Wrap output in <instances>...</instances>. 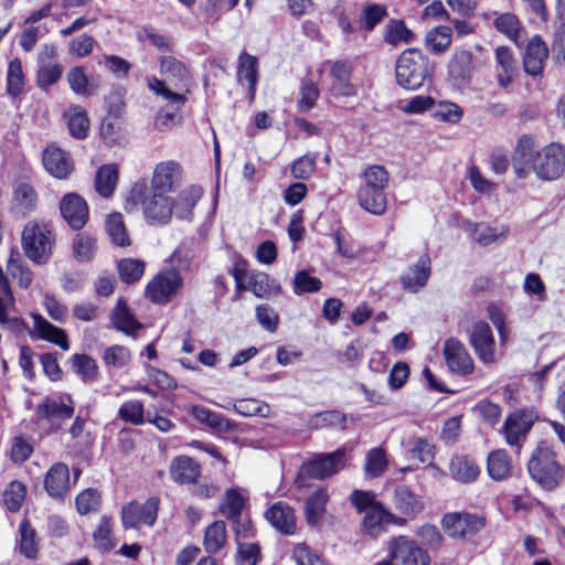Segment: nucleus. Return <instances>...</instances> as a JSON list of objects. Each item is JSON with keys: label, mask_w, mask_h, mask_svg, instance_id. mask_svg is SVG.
<instances>
[{"label": "nucleus", "mask_w": 565, "mask_h": 565, "mask_svg": "<svg viewBox=\"0 0 565 565\" xmlns=\"http://www.w3.org/2000/svg\"><path fill=\"white\" fill-rule=\"evenodd\" d=\"M511 460L504 450L499 449L490 452L487 470L491 479L497 481L507 479L511 475Z\"/></svg>", "instance_id": "40"}, {"label": "nucleus", "mask_w": 565, "mask_h": 565, "mask_svg": "<svg viewBox=\"0 0 565 565\" xmlns=\"http://www.w3.org/2000/svg\"><path fill=\"white\" fill-rule=\"evenodd\" d=\"M388 467V460L385 450L382 447L370 449L365 456L364 473L366 478H377L382 476Z\"/></svg>", "instance_id": "46"}, {"label": "nucleus", "mask_w": 565, "mask_h": 565, "mask_svg": "<svg viewBox=\"0 0 565 565\" xmlns=\"http://www.w3.org/2000/svg\"><path fill=\"white\" fill-rule=\"evenodd\" d=\"M60 211L73 230H81L88 220L87 203L76 193H67L62 198Z\"/></svg>", "instance_id": "18"}, {"label": "nucleus", "mask_w": 565, "mask_h": 565, "mask_svg": "<svg viewBox=\"0 0 565 565\" xmlns=\"http://www.w3.org/2000/svg\"><path fill=\"white\" fill-rule=\"evenodd\" d=\"M73 367L83 381H94L98 375L96 361L86 354H75L72 358Z\"/></svg>", "instance_id": "62"}, {"label": "nucleus", "mask_w": 565, "mask_h": 565, "mask_svg": "<svg viewBox=\"0 0 565 565\" xmlns=\"http://www.w3.org/2000/svg\"><path fill=\"white\" fill-rule=\"evenodd\" d=\"M383 40L392 46H399L412 43L415 40V34L404 21L392 19L384 28Z\"/></svg>", "instance_id": "37"}, {"label": "nucleus", "mask_w": 565, "mask_h": 565, "mask_svg": "<svg viewBox=\"0 0 565 565\" xmlns=\"http://www.w3.org/2000/svg\"><path fill=\"white\" fill-rule=\"evenodd\" d=\"M105 226L106 232L114 244L120 247L130 245L129 235L120 213L109 214L106 218Z\"/></svg>", "instance_id": "48"}, {"label": "nucleus", "mask_w": 565, "mask_h": 565, "mask_svg": "<svg viewBox=\"0 0 565 565\" xmlns=\"http://www.w3.org/2000/svg\"><path fill=\"white\" fill-rule=\"evenodd\" d=\"M331 77L330 92L334 97H352L358 93L356 86L351 82L352 63L345 60L327 61Z\"/></svg>", "instance_id": "12"}, {"label": "nucleus", "mask_w": 565, "mask_h": 565, "mask_svg": "<svg viewBox=\"0 0 565 565\" xmlns=\"http://www.w3.org/2000/svg\"><path fill=\"white\" fill-rule=\"evenodd\" d=\"M387 522L404 525L406 523V519L392 514L385 510L382 504L373 505L370 511L364 513L362 530L365 534L374 537L383 531V525Z\"/></svg>", "instance_id": "23"}, {"label": "nucleus", "mask_w": 565, "mask_h": 565, "mask_svg": "<svg viewBox=\"0 0 565 565\" xmlns=\"http://www.w3.org/2000/svg\"><path fill=\"white\" fill-rule=\"evenodd\" d=\"M344 458L345 451L343 449L316 456L312 460L302 465L296 483L300 488L306 487V475L317 479L331 477L344 468Z\"/></svg>", "instance_id": "7"}, {"label": "nucleus", "mask_w": 565, "mask_h": 565, "mask_svg": "<svg viewBox=\"0 0 565 565\" xmlns=\"http://www.w3.org/2000/svg\"><path fill=\"white\" fill-rule=\"evenodd\" d=\"M14 306V298L8 278L0 267V324L3 328L20 330L23 326L19 318H10L8 310Z\"/></svg>", "instance_id": "28"}, {"label": "nucleus", "mask_w": 565, "mask_h": 565, "mask_svg": "<svg viewBox=\"0 0 565 565\" xmlns=\"http://www.w3.org/2000/svg\"><path fill=\"white\" fill-rule=\"evenodd\" d=\"M43 487L52 499H64L71 491V476L67 465L63 462L53 463L44 476Z\"/></svg>", "instance_id": "17"}, {"label": "nucleus", "mask_w": 565, "mask_h": 565, "mask_svg": "<svg viewBox=\"0 0 565 565\" xmlns=\"http://www.w3.org/2000/svg\"><path fill=\"white\" fill-rule=\"evenodd\" d=\"M440 524L450 537L463 540L477 534L486 522L482 516L469 512H450L443 516Z\"/></svg>", "instance_id": "9"}, {"label": "nucleus", "mask_w": 565, "mask_h": 565, "mask_svg": "<svg viewBox=\"0 0 565 565\" xmlns=\"http://www.w3.org/2000/svg\"><path fill=\"white\" fill-rule=\"evenodd\" d=\"M360 206L375 215H381L386 210V196L384 191L361 186L358 192Z\"/></svg>", "instance_id": "38"}, {"label": "nucleus", "mask_w": 565, "mask_h": 565, "mask_svg": "<svg viewBox=\"0 0 565 565\" xmlns=\"http://www.w3.org/2000/svg\"><path fill=\"white\" fill-rule=\"evenodd\" d=\"M55 243L52 225L44 221L28 222L21 234V245L25 256L35 264L50 259Z\"/></svg>", "instance_id": "5"}, {"label": "nucleus", "mask_w": 565, "mask_h": 565, "mask_svg": "<svg viewBox=\"0 0 565 565\" xmlns=\"http://www.w3.org/2000/svg\"><path fill=\"white\" fill-rule=\"evenodd\" d=\"M118 274L120 279L126 284L138 281L145 271V264L134 258H125L118 263Z\"/></svg>", "instance_id": "61"}, {"label": "nucleus", "mask_w": 565, "mask_h": 565, "mask_svg": "<svg viewBox=\"0 0 565 565\" xmlns=\"http://www.w3.org/2000/svg\"><path fill=\"white\" fill-rule=\"evenodd\" d=\"M64 73L61 63L39 64L36 70V84L41 89H47L60 82Z\"/></svg>", "instance_id": "53"}, {"label": "nucleus", "mask_w": 565, "mask_h": 565, "mask_svg": "<svg viewBox=\"0 0 565 565\" xmlns=\"http://www.w3.org/2000/svg\"><path fill=\"white\" fill-rule=\"evenodd\" d=\"M118 181V168L114 163L102 166L95 175V189L102 196L113 194Z\"/></svg>", "instance_id": "39"}, {"label": "nucleus", "mask_w": 565, "mask_h": 565, "mask_svg": "<svg viewBox=\"0 0 565 565\" xmlns=\"http://www.w3.org/2000/svg\"><path fill=\"white\" fill-rule=\"evenodd\" d=\"M159 499L149 498L143 504L131 502L122 509V524L125 527H135L140 523L151 526L158 515Z\"/></svg>", "instance_id": "16"}, {"label": "nucleus", "mask_w": 565, "mask_h": 565, "mask_svg": "<svg viewBox=\"0 0 565 565\" xmlns=\"http://www.w3.org/2000/svg\"><path fill=\"white\" fill-rule=\"evenodd\" d=\"M472 68V54L467 50H456L452 54L449 64V75L456 79H465Z\"/></svg>", "instance_id": "47"}, {"label": "nucleus", "mask_w": 565, "mask_h": 565, "mask_svg": "<svg viewBox=\"0 0 565 565\" xmlns=\"http://www.w3.org/2000/svg\"><path fill=\"white\" fill-rule=\"evenodd\" d=\"M548 50L546 44L539 38H532L525 50L523 64L526 73L531 75H539L547 58Z\"/></svg>", "instance_id": "27"}, {"label": "nucleus", "mask_w": 565, "mask_h": 565, "mask_svg": "<svg viewBox=\"0 0 565 565\" xmlns=\"http://www.w3.org/2000/svg\"><path fill=\"white\" fill-rule=\"evenodd\" d=\"M451 476L460 482H471L479 476L477 463L467 457L456 456L450 461Z\"/></svg>", "instance_id": "44"}, {"label": "nucleus", "mask_w": 565, "mask_h": 565, "mask_svg": "<svg viewBox=\"0 0 565 565\" xmlns=\"http://www.w3.org/2000/svg\"><path fill=\"white\" fill-rule=\"evenodd\" d=\"M102 359L108 367L122 369L129 364L131 352L127 347L114 344L104 350Z\"/></svg>", "instance_id": "55"}, {"label": "nucleus", "mask_w": 565, "mask_h": 565, "mask_svg": "<svg viewBox=\"0 0 565 565\" xmlns=\"http://www.w3.org/2000/svg\"><path fill=\"white\" fill-rule=\"evenodd\" d=\"M200 475L201 466L188 456H179L170 465V476L177 483H193Z\"/></svg>", "instance_id": "29"}, {"label": "nucleus", "mask_w": 565, "mask_h": 565, "mask_svg": "<svg viewBox=\"0 0 565 565\" xmlns=\"http://www.w3.org/2000/svg\"><path fill=\"white\" fill-rule=\"evenodd\" d=\"M395 75L401 87L416 90L431 75L429 60L418 49H406L396 61Z\"/></svg>", "instance_id": "6"}, {"label": "nucleus", "mask_w": 565, "mask_h": 565, "mask_svg": "<svg viewBox=\"0 0 565 565\" xmlns=\"http://www.w3.org/2000/svg\"><path fill=\"white\" fill-rule=\"evenodd\" d=\"M469 341L481 362H495V341L487 322L477 321L473 323Z\"/></svg>", "instance_id": "15"}, {"label": "nucleus", "mask_w": 565, "mask_h": 565, "mask_svg": "<svg viewBox=\"0 0 565 565\" xmlns=\"http://www.w3.org/2000/svg\"><path fill=\"white\" fill-rule=\"evenodd\" d=\"M531 478L543 489L552 490L564 479L565 468L557 461L555 451L541 443L533 450L527 463Z\"/></svg>", "instance_id": "4"}, {"label": "nucleus", "mask_w": 565, "mask_h": 565, "mask_svg": "<svg viewBox=\"0 0 565 565\" xmlns=\"http://www.w3.org/2000/svg\"><path fill=\"white\" fill-rule=\"evenodd\" d=\"M25 494L26 488L22 482L11 481L2 494L6 508L11 512H18L25 500Z\"/></svg>", "instance_id": "56"}, {"label": "nucleus", "mask_w": 565, "mask_h": 565, "mask_svg": "<svg viewBox=\"0 0 565 565\" xmlns=\"http://www.w3.org/2000/svg\"><path fill=\"white\" fill-rule=\"evenodd\" d=\"M227 542V527L224 521H213L204 531L202 545L207 554L218 553Z\"/></svg>", "instance_id": "33"}, {"label": "nucleus", "mask_w": 565, "mask_h": 565, "mask_svg": "<svg viewBox=\"0 0 565 565\" xmlns=\"http://www.w3.org/2000/svg\"><path fill=\"white\" fill-rule=\"evenodd\" d=\"M535 420L536 415L532 411L519 409L510 414L501 429L505 443L521 448Z\"/></svg>", "instance_id": "10"}, {"label": "nucleus", "mask_w": 565, "mask_h": 565, "mask_svg": "<svg viewBox=\"0 0 565 565\" xmlns=\"http://www.w3.org/2000/svg\"><path fill=\"white\" fill-rule=\"evenodd\" d=\"M38 412L47 420L71 418L74 414V405L70 397H47L38 406Z\"/></svg>", "instance_id": "31"}, {"label": "nucleus", "mask_w": 565, "mask_h": 565, "mask_svg": "<svg viewBox=\"0 0 565 565\" xmlns=\"http://www.w3.org/2000/svg\"><path fill=\"white\" fill-rule=\"evenodd\" d=\"M495 61L502 71L498 75L499 84L502 87H507L511 83L515 72V61L510 49L507 46H498L495 49Z\"/></svg>", "instance_id": "49"}, {"label": "nucleus", "mask_w": 565, "mask_h": 565, "mask_svg": "<svg viewBox=\"0 0 565 565\" xmlns=\"http://www.w3.org/2000/svg\"><path fill=\"white\" fill-rule=\"evenodd\" d=\"M388 183V173L382 166H370L363 173V185L384 191Z\"/></svg>", "instance_id": "63"}, {"label": "nucleus", "mask_w": 565, "mask_h": 565, "mask_svg": "<svg viewBox=\"0 0 565 565\" xmlns=\"http://www.w3.org/2000/svg\"><path fill=\"white\" fill-rule=\"evenodd\" d=\"M466 228L470 238L481 246H489L500 239H504L509 233V226L504 223L467 222Z\"/></svg>", "instance_id": "20"}, {"label": "nucleus", "mask_w": 565, "mask_h": 565, "mask_svg": "<svg viewBox=\"0 0 565 565\" xmlns=\"http://www.w3.org/2000/svg\"><path fill=\"white\" fill-rule=\"evenodd\" d=\"M24 74L22 63L19 58L12 60L8 65L7 71V92L9 95L15 97L23 90Z\"/></svg>", "instance_id": "58"}, {"label": "nucleus", "mask_w": 565, "mask_h": 565, "mask_svg": "<svg viewBox=\"0 0 565 565\" xmlns=\"http://www.w3.org/2000/svg\"><path fill=\"white\" fill-rule=\"evenodd\" d=\"M270 525L284 535H292L296 532V515L294 509L285 502L273 504L265 513Z\"/></svg>", "instance_id": "22"}, {"label": "nucleus", "mask_w": 565, "mask_h": 565, "mask_svg": "<svg viewBox=\"0 0 565 565\" xmlns=\"http://www.w3.org/2000/svg\"><path fill=\"white\" fill-rule=\"evenodd\" d=\"M565 152L562 146L551 143L542 150H536L533 138H520L512 158V168L520 179H525L533 171L544 181L557 179L564 169Z\"/></svg>", "instance_id": "2"}, {"label": "nucleus", "mask_w": 565, "mask_h": 565, "mask_svg": "<svg viewBox=\"0 0 565 565\" xmlns=\"http://www.w3.org/2000/svg\"><path fill=\"white\" fill-rule=\"evenodd\" d=\"M452 42V30L448 25H438L427 31L424 38L425 47L433 54L446 52Z\"/></svg>", "instance_id": "35"}, {"label": "nucleus", "mask_w": 565, "mask_h": 565, "mask_svg": "<svg viewBox=\"0 0 565 565\" xmlns=\"http://www.w3.org/2000/svg\"><path fill=\"white\" fill-rule=\"evenodd\" d=\"M66 81L70 89L78 96H90L95 94L98 85L89 81L85 67L73 66L66 74Z\"/></svg>", "instance_id": "36"}, {"label": "nucleus", "mask_w": 565, "mask_h": 565, "mask_svg": "<svg viewBox=\"0 0 565 565\" xmlns=\"http://www.w3.org/2000/svg\"><path fill=\"white\" fill-rule=\"evenodd\" d=\"M443 353L448 369L454 374L465 376L473 372V360L465 344L457 339L446 340Z\"/></svg>", "instance_id": "14"}, {"label": "nucleus", "mask_w": 565, "mask_h": 565, "mask_svg": "<svg viewBox=\"0 0 565 565\" xmlns=\"http://www.w3.org/2000/svg\"><path fill=\"white\" fill-rule=\"evenodd\" d=\"M7 271L22 288H28L32 282V271L22 263L18 253H12L8 259Z\"/></svg>", "instance_id": "57"}, {"label": "nucleus", "mask_w": 565, "mask_h": 565, "mask_svg": "<svg viewBox=\"0 0 565 565\" xmlns=\"http://www.w3.org/2000/svg\"><path fill=\"white\" fill-rule=\"evenodd\" d=\"M495 29L508 39L519 44L523 38V28L516 15L512 13H502L494 20Z\"/></svg>", "instance_id": "50"}, {"label": "nucleus", "mask_w": 565, "mask_h": 565, "mask_svg": "<svg viewBox=\"0 0 565 565\" xmlns=\"http://www.w3.org/2000/svg\"><path fill=\"white\" fill-rule=\"evenodd\" d=\"M31 318L33 320V327L30 331L32 338L54 343L64 351L70 349L67 335L63 329L55 327L40 313L32 312Z\"/></svg>", "instance_id": "21"}, {"label": "nucleus", "mask_w": 565, "mask_h": 565, "mask_svg": "<svg viewBox=\"0 0 565 565\" xmlns=\"http://www.w3.org/2000/svg\"><path fill=\"white\" fill-rule=\"evenodd\" d=\"M245 501L246 498L241 491L235 488L227 489L218 507L220 513L228 520H236L245 507Z\"/></svg>", "instance_id": "42"}, {"label": "nucleus", "mask_w": 565, "mask_h": 565, "mask_svg": "<svg viewBox=\"0 0 565 565\" xmlns=\"http://www.w3.org/2000/svg\"><path fill=\"white\" fill-rule=\"evenodd\" d=\"M236 413L243 416H259L267 418L270 416V406L256 398H239L233 405Z\"/></svg>", "instance_id": "54"}, {"label": "nucleus", "mask_w": 565, "mask_h": 565, "mask_svg": "<svg viewBox=\"0 0 565 565\" xmlns=\"http://www.w3.org/2000/svg\"><path fill=\"white\" fill-rule=\"evenodd\" d=\"M257 58L247 53H243L239 56L238 64V81L245 82L248 85V90L253 96L256 88L257 83Z\"/></svg>", "instance_id": "51"}, {"label": "nucleus", "mask_w": 565, "mask_h": 565, "mask_svg": "<svg viewBox=\"0 0 565 565\" xmlns=\"http://www.w3.org/2000/svg\"><path fill=\"white\" fill-rule=\"evenodd\" d=\"M329 493L324 488L315 491L305 503V518L310 526H318L327 511Z\"/></svg>", "instance_id": "32"}, {"label": "nucleus", "mask_w": 565, "mask_h": 565, "mask_svg": "<svg viewBox=\"0 0 565 565\" xmlns=\"http://www.w3.org/2000/svg\"><path fill=\"white\" fill-rule=\"evenodd\" d=\"M71 135L77 139H84L88 135L89 119L86 110L79 105H70L64 114Z\"/></svg>", "instance_id": "34"}, {"label": "nucleus", "mask_w": 565, "mask_h": 565, "mask_svg": "<svg viewBox=\"0 0 565 565\" xmlns=\"http://www.w3.org/2000/svg\"><path fill=\"white\" fill-rule=\"evenodd\" d=\"M38 203L34 189L26 183L19 184L13 193V210L15 213L26 215L32 212Z\"/></svg>", "instance_id": "43"}, {"label": "nucleus", "mask_w": 565, "mask_h": 565, "mask_svg": "<svg viewBox=\"0 0 565 565\" xmlns=\"http://www.w3.org/2000/svg\"><path fill=\"white\" fill-rule=\"evenodd\" d=\"M431 117L438 121L456 125L462 119L463 110L452 102L440 100L434 104Z\"/></svg>", "instance_id": "52"}, {"label": "nucleus", "mask_w": 565, "mask_h": 565, "mask_svg": "<svg viewBox=\"0 0 565 565\" xmlns=\"http://www.w3.org/2000/svg\"><path fill=\"white\" fill-rule=\"evenodd\" d=\"M111 533V521L107 516H103L96 530L93 533L95 547L102 552H109L115 547Z\"/></svg>", "instance_id": "59"}, {"label": "nucleus", "mask_w": 565, "mask_h": 565, "mask_svg": "<svg viewBox=\"0 0 565 565\" xmlns=\"http://www.w3.org/2000/svg\"><path fill=\"white\" fill-rule=\"evenodd\" d=\"M260 559V547L257 543L237 542L235 554L236 565H257Z\"/></svg>", "instance_id": "64"}, {"label": "nucleus", "mask_w": 565, "mask_h": 565, "mask_svg": "<svg viewBox=\"0 0 565 565\" xmlns=\"http://www.w3.org/2000/svg\"><path fill=\"white\" fill-rule=\"evenodd\" d=\"M188 413L192 415L200 424L216 431L228 433L236 428L235 423L200 405L189 406Z\"/></svg>", "instance_id": "30"}, {"label": "nucleus", "mask_w": 565, "mask_h": 565, "mask_svg": "<svg viewBox=\"0 0 565 565\" xmlns=\"http://www.w3.org/2000/svg\"><path fill=\"white\" fill-rule=\"evenodd\" d=\"M182 287V277L177 269L159 273L146 288V296L153 302H168Z\"/></svg>", "instance_id": "11"}, {"label": "nucleus", "mask_w": 565, "mask_h": 565, "mask_svg": "<svg viewBox=\"0 0 565 565\" xmlns=\"http://www.w3.org/2000/svg\"><path fill=\"white\" fill-rule=\"evenodd\" d=\"M182 179V168L173 160L158 162L152 170L149 190L169 194Z\"/></svg>", "instance_id": "13"}, {"label": "nucleus", "mask_w": 565, "mask_h": 565, "mask_svg": "<svg viewBox=\"0 0 565 565\" xmlns=\"http://www.w3.org/2000/svg\"><path fill=\"white\" fill-rule=\"evenodd\" d=\"M45 170L55 179H66L74 169L70 156L55 145L47 146L42 156Z\"/></svg>", "instance_id": "19"}, {"label": "nucleus", "mask_w": 565, "mask_h": 565, "mask_svg": "<svg viewBox=\"0 0 565 565\" xmlns=\"http://www.w3.org/2000/svg\"><path fill=\"white\" fill-rule=\"evenodd\" d=\"M393 507L406 519L412 520L424 510L425 504L422 497L414 493L409 488L401 486L394 490Z\"/></svg>", "instance_id": "24"}, {"label": "nucleus", "mask_w": 565, "mask_h": 565, "mask_svg": "<svg viewBox=\"0 0 565 565\" xmlns=\"http://www.w3.org/2000/svg\"><path fill=\"white\" fill-rule=\"evenodd\" d=\"M72 250L76 260L88 263L97 252L96 238L87 233L76 234L72 241Z\"/></svg>", "instance_id": "41"}, {"label": "nucleus", "mask_w": 565, "mask_h": 565, "mask_svg": "<svg viewBox=\"0 0 565 565\" xmlns=\"http://www.w3.org/2000/svg\"><path fill=\"white\" fill-rule=\"evenodd\" d=\"M245 276L248 278V290L257 298H273L282 294L280 284L266 273L253 270Z\"/></svg>", "instance_id": "26"}, {"label": "nucleus", "mask_w": 565, "mask_h": 565, "mask_svg": "<svg viewBox=\"0 0 565 565\" xmlns=\"http://www.w3.org/2000/svg\"><path fill=\"white\" fill-rule=\"evenodd\" d=\"M387 15L386 7L380 3L366 4L361 12V26L366 32L372 31Z\"/></svg>", "instance_id": "60"}, {"label": "nucleus", "mask_w": 565, "mask_h": 565, "mask_svg": "<svg viewBox=\"0 0 565 565\" xmlns=\"http://www.w3.org/2000/svg\"><path fill=\"white\" fill-rule=\"evenodd\" d=\"M430 264L428 255L420 256L417 263L401 277L402 287L413 294L425 287L430 276Z\"/></svg>", "instance_id": "25"}, {"label": "nucleus", "mask_w": 565, "mask_h": 565, "mask_svg": "<svg viewBox=\"0 0 565 565\" xmlns=\"http://www.w3.org/2000/svg\"><path fill=\"white\" fill-rule=\"evenodd\" d=\"M202 195L198 186H189L178 193L175 198L169 194L149 190L146 182H136L126 199V210L135 207L141 210L148 224L166 225L174 214L178 218L190 220L192 210Z\"/></svg>", "instance_id": "1"}, {"label": "nucleus", "mask_w": 565, "mask_h": 565, "mask_svg": "<svg viewBox=\"0 0 565 565\" xmlns=\"http://www.w3.org/2000/svg\"><path fill=\"white\" fill-rule=\"evenodd\" d=\"M113 322L119 331L126 334H135L141 329V324L135 319L126 302L121 299L118 300L113 311Z\"/></svg>", "instance_id": "45"}, {"label": "nucleus", "mask_w": 565, "mask_h": 565, "mask_svg": "<svg viewBox=\"0 0 565 565\" xmlns=\"http://www.w3.org/2000/svg\"><path fill=\"white\" fill-rule=\"evenodd\" d=\"M160 71L163 79L148 78L149 89L157 96H161L169 106L180 109L193 86L189 70L181 61L164 56L161 58Z\"/></svg>", "instance_id": "3"}, {"label": "nucleus", "mask_w": 565, "mask_h": 565, "mask_svg": "<svg viewBox=\"0 0 565 565\" xmlns=\"http://www.w3.org/2000/svg\"><path fill=\"white\" fill-rule=\"evenodd\" d=\"M388 556L396 565H429L428 553L405 535L392 539L387 543Z\"/></svg>", "instance_id": "8"}]
</instances>
